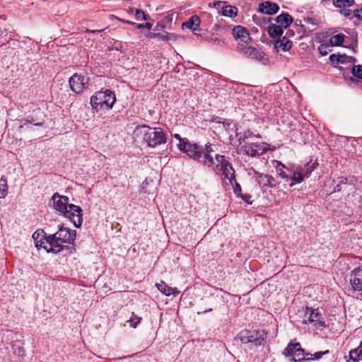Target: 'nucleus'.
<instances>
[{
    "label": "nucleus",
    "mask_w": 362,
    "mask_h": 362,
    "mask_svg": "<svg viewBox=\"0 0 362 362\" xmlns=\"http://www.w3.org/2000/svg\"><path fill=\"white\" fill-rule=\"evenodd\" d=\"M53 208L65 218L69 219L76 228H80L82 222V209L80 206L69 204L68 197L55 192L52 197Z\"/></svg>",
    "instance_id": "nucleus-1"
},
{
    "label": "nucleus",
    "mask_w": 362,
    "mask_h": 362,
    "mask_svg": "<svg viewBox=\"0 0 362 362\" xmlns=\"http://www.w3.org/2000/svg\"><path fill=\"white\" fill-rule=\"evenodd\" d=\"M184 149L187 151V156L189 158L198 161L202 165L208 168L214 167V160L212 153L214 152L212 148V144L207 143L204 147L199 146L197 144H185Z\"/></svg>",
    "instance_id": "nucleus-2"
},
{
    "label": "nucleus",
    "mask_w": 362,
    "mask_h": 362,
    "mask_svg": "<svg viewBox=\"0 0 362 362\" xmlns=\"http://www.w3.org/2000/svg\"><path fill=\"white\" fill-rule=\"evenodd\" d=\"M134 134L141 136L149 147L155 148L166 143L167 138L163 130L160 127H150L141 125L136 127Z\"/></svg>",
    "instance_id": "nucleus-3"
},
{
    "label": "nucleus",
    "mask_w": 362,
    "mask_h": 362,
    "mask_svg": "<svg viewBox=\"0 0 362 362\" xmlns=\"http://www.w3.org/2000/svg\"><path fill=\"white\" fill-rule=\"evenodd\" d=\"M76 237V230L60 226L57 232L49 235V241H51V247H49V251L57 254L64 250V249H68L67 246H64L62 243L74 244Z\"/></svg>",
    "instance_id": "nucleus-4"
},
{
    "label": "nucleus",
    "mask_w": 362,
    "mask_h": 362,
    "mask_svg": "<svg viewBox=\"0 0 362 362\" xmlns=\"http://www.w3.org/2000/svg\"><path fill=\"white\" fill-rule=\"evenodd\" d=\"M116 101L115 93L109 90L97 92L90 98V105L96 111L111 110Z\"/></svg>",
    "instance_id": "nucleus-5"
},
{
    "label": "nucleus",
    "mask_w": 362,
    "mask_h": 362,
    "mask_svg": "<svg viewBox=\"0 0 362 362\" xmlns=\"http://www.w3.org/2000/svg\"><path fill=\"white\" fill-rule=\"evenodd\" d=\"M214 167L211 168L216 174H221L225 179L228 180L230 184L235 181V170L232 165L223 155L216 154Z\"/></svg>",
    "instance_id": "nucleus-6"
},
{
    "label": "nucleus",
    "mask_w": 362,
    "mask_h": 362,
    "mask_svg": "<svg viewBox=\"0 0 362 362\" xmlns=\"http://www.w3.org/2000/svg\"><path fill=\"white\" fill-rule=\"evenodd\" d=\"M238 337L243 344L252 342L254 343L255 346H260L264 342L267 338V332H265L264 330H243L239 333Z\"/></svg>",
    "instance_id": "nucleus-7"
},
{
    "label": "nucleus",
    "mask_w": 362,
    "mask_h": 362,
    "mask_svg": "<svg viewBox=\"0 0 362 362\" xmlns=\"http://www.w3.org/2000/svg\"><path fill=\"white\" fill-rule=\"evenodd\" d=\"M310 353H306L305 351L300 347L299 342L293 343L291 341L284 351V355L286 357L293 356L291 361L295 362H301L306 361V356H308Z\"/></svg>",
    "instance_id": "nucleus-8"
},
{
    "label": "nucleus",
    "mask_w": 362,
    "mask_h": 362,
    "mask_svg": "<svg viewBox=\"0 0 362 362\" xmlns=\"http://www.w3.org/2000/svg\"><path fill=\"white\" fill-rule=\"evenodd\" d=\"M238 49L240 53L248 58L257 59L263 63L267 61V59L264 57V53L263 52L255 47L247 46V43H239L238 45Z\"/></svg>",
    "instance_id": "nucleus-9"
},
{
    "label": "nucleus",
    "mask_w": 362,
    "mask_h": 362,
    "mask_svg": "<svg viewBox=\"0 0 362 362\" xmlns=\"http://www.w3.org/2000/svg\"><path fill=\"white\" fill-rule=\"evenodd\" d=\"M240 150L245 155L255 157L265 153L267 148L264 143H251L243 145Z\"/></svg>",
    "instance_id": "nucleus-10"
},
{
    "label": "nucleus",
    "mask_w": 362,
    "mask_h": 362,
    "mask_svg": "<svg viewBox=\"0 0 362 362\" xmlns=\"http://www.w3.org/2000/svg\"><path fill=\"white\" fill-rule=\"evenodd\" d=\"M33 239L35 243V247L40 250L43 248L47 252H52L49 251V247H51V241L49 240V235L45 236V233L43 230L38 229L33 234Z\"/></svg>",
    "instance_id": "nucleus-11"
},
{
    "label": "nucleus",
    "mask_w": 362,
    "mask_h": 362,
    "mask_svg": "<svg viewBox=\"0 0 362 362\" xmlns=\"http://www.w3.org/2000/svg\"><path fill=\"white\" fill-rule=\"evenodd\" d=\"M69 82L71 90L79 94L86 88L88 79L81 74H74L70 78Z\"/></svg>",
    "instance_id": "nucleus-12"
},
{
    "label": "nucleus",
    "mask_w": 362,
    "mask_h": 362,
    "mask_svg": "<svg viewBox=\"0 0 362 362\" xmlns=\"http://www.w3.org/2000/svg\"><path fill=\"white\" fill-rule=\"evenodd\" d=\"M253 178L262 188L266 187L274 188L276 186V182L272 175L255 171Z\"/></svg>",
    "instance_id": "nucleus-13"
},
{
    "label": "nucleus",
    "mask_w": 362,
    "mask_h": 362,
    "mask_svg": "<svg viewBox=\"0 0 362 362\" xmlns=\"http://www.w3.org/2000/svg\"><path fill=\"white\" fill-rule=\"evenodd\" d=\"M350 283L354 291L362 296V267L356 268L351 272Z\"/></svg>",
    "instance_id": "nucleus-14"
},
{
    "label": "nucleus",
    "mask_w": 362,
    "mask_h": 362,
    "mask_svg": "<svg viewBox=\"0 0 362 362\" xmlns=\"http://www.w3.org/2000/svg\"><path fill=\"white\" fill-rule=\"evenodd\" d=\"M232 34L235 39L240 40V43H248L251 37L248 30L242 25H236L232 29Z\"/></svg>",
    "instance_id": "nucleus-15"
},
{
    "label": "nucleus",
    "mask_w": 362,
    "mask_h": 362,
    "mask_svg": "<svg viewBox=\"0 0 362 362\" xmlns=\"http://www.w3.org/2000/svg\"><path fill=\"white\" fill-rule=\"evenodd\" d=\"M279 10V6L276 3L271 1H264L259 5L258 11L267 15L276 13Z\"/></svg>",
    "instance_id": "nucleus-16"
},
{
    "label": "nucleus",
    "mask_w": 362,
    "mask_h": 362,
    "mask_svg": "<svg viewBox=\"0 0 362 362\" xmlns=\"http://www.w3.org/2000/svg\"><path fill=\"white\" fill-rule=\"evenodd\" d=\"M226 2H216L214 4V6L219 8H221V14L224 16L227 17H235L237 15L238 13V8L235 6H230V5H225Z\"/></svg>",
    "instance_id": "nucleus-17"
},
{
    "label": "nucleus",
    "mask_w": 362,
    "mask_h": 362,
    "mask_svg": "<svg viewBox=\"0 0 362 362\" xmlns=\"http://www.w3.org/2000/svg\"><path fill=\"white\" fill-rule=\"evenodd\" d=\"M305 315H308V320L310 322H317L321 326L325 325V322L322 320V315L317 309L315 310L307 308L305 311Z\"/></svg>",
    "instance_id": "nucleus-18"
},
{
    "label": "nucleus",
    "mask_w": 362,
    "mask_h": 362,
    "mask_svg": "<svg viewBox=\"0 0 362 362\" xmlns=\"http://www.w3.org/2000/svg\"><path fill=\"white\" fill-rule=\"evenodd\" d=\"M288 171H289L291 173V176H290L289 180L291 181V182L289 184L290 187L294 186L296 184L301 183L304 178L303 175V172L298 170V168H296L295 169H289L286 168Z\"/></svg>",
    "instance_id": "nucleus-19"
},
{
    "label": "nucleus",
    "mask_w": 362,
    "mask_h": 362,
    "mask_svg": "<svg viewBox=\"0 0 362 362\" xmlns=\"http://www.w3.org/2000/svg\"><path fill=\"white\" fill-rule=\"evenodd\" d=\"M274 48L277 52L279 51H288L292 46V42L284 37L281 39H279L275 41L274 44Z\"/></svg>",
    "instance_id": "nucleus-20"
},
{
    "label": "nucleus",
    "mask_w": 362,
    "mask_h": 362,
    "mask_svg": "<svg viewBox=\"0 0 362 362\" xmlns=\"http://www.w3.org/2000/svg\"><path fill=\"white\" fill-rule=\"evenodd\" d=\"M293 18L288 13H282L276 18V23L282 28H288L293 23Z\"/></svg>",
    "instance_id": "nucleus-21"
},
{
    "label": "nucleus",
    "mask_w": 362,
    "mask_h": 362,
    "mask_svg": "<svg viewBox=\"0 0 362 362\" xmlns=\"http://www.w3.org/2000/svg\"><path fill=\"white\" fill-rule=\"evenodd\" d=\"M156 287L163 294L167 296L170 295L177 296L180 291H177V288H171L165 284V282L161 281L159 284H156Z\"/></svg>",
    "instance_id": "nucleus-22"
},
{
    "label": "nucleus",
    "mask_w": 362,
    "mask_h": 362,
    "mask_svg": "<svg viewBox=\"0 0 362 362\" xmlns=\"http://www.w3.org/2000/svg\"><path fill=\"white\" fill-rule=\"evenodd\" d=\"M200 23V18L198 16L194 15L192 16L188 21L182 23V28L183 30L189 29L192 30L193 29L199 27Z\"/></svg>",
    "instance_id": "nucleus-23"
},
{
    "label": "nucleus",
    "mask_w": 362,
    "mask_h": 362,
    "mask_svg": "<svg viewBox=\"0 0 362 362\" xmlns=\"http://www.w3.org/2000/svg\"><path fill=\"white\" fill-rule=\"evenodd\" d=\"M317 163H306L303 167L298 166V170L303 172V178L309 177L310 173L317 168Z\"/></svg>",
    "instance_id": "nucleus-24"
},
{
    "label": "nucleus",
    "mask_w": 362,
    "mask_h": 362,
    "mask_svg": "<svg viewBox=\"0 0 362 362\" xmlns=\"http://www.w3.org/2000/svg\"><path fill=\"white\" fill-rule=\"evenodd\" d=\"M267 30L269 35L273 38L277 37L283 33V28L278 24H270L268 26Z\"/></svg>",
    "instance_id": "nucleus-25"
},
{
    "label": "nucleus",
    "mask_w": 362,
    "mask_h": 362,
    "mask_svg": "<svg viewBox=\"0 0 362 362\" xmlns=\"http://www.w3.org/2000/svg\"><path fill=\"white\" fill-rule=\"evenodd\" d=\"M23 344L21 341L17 340L11 344L12 351L13 354L18 356H23L25 351L23 346Z\"/></svg>",
    "instance_id": "nucleus-26"
},
{
    "label": "nucleus",
    "mask_w": 362,
    "mask_h": 362,
    "mask_svg": "<svg viewBox=\"0 0 362 362\" xmlns=\"http://www.w3.org/2000/svg\"><path fill=\"white\" fill-rule=\"evenodd\" d=\"M346 58L347 56L346 54H332L329 55V59L332 64L337 65L338 64H344Z\"/></svg>",
    "instance_id": "nucleus-27"
},
{
    "label": "nucleus",
    "mask_w": 362,
    "mask_h": 362,
    "mask_svg": "<svg viewBox=\"0 0 362 362\" xmlns=\"http://www.w3.org/2000/svg\"><path fill=\"white\" fill-rule=\"evenodd\" d=\"M345 35L344 34H337L329 38V43L332 46H341L344 40Z\"/></svg>",
    "instance_id": "nucleus-28"
},
{
    "label": "nucleus",
    "mask_w": 362,
    "mask_h": 362,
    "mask_svg": "<svg viewBox=\"0 0 362 362\" xmlns=\"http://www.w3.org/2000/svg\"><path fill=\"white\" fill-rule=\"evenodd\" d=\"M8 194L7 180L4 176L0 179V199L5 198Z\"/></svg>",
    "instance_id": "nucleus-29"
},
{
    "label": "nucleus",
    "mask_w": 362,
    "mask_h": 362,
    "mask_svg": "<svg viewBox=\"0 0 362 362\" xmlns=\"http://www.w3.org/2000/svg\"><path fill=\"white\" fill-rule=\"evenodd\" d=\"M174 137L179 141V144H177L179 150L182 153L187 154V151L184 149V146L187 144H194V143L189 142L187 139H182L178 134H175Z\"/></svg>",
    "instance_id": "nucleus-30"
},
{
    "label": "nucleus",
    "mask_w": 362,
    "mask_h": 362,
    "mask_svg": "<svg viewBox=\"0 0 362 362\" xmlns=\"http://www.w3.org/2000/svg\"><path fill=\"white\" fill-rule=\"evenodd\" d=\"M354 0H333V4L337 8H346L354 4Z\"/></svg>",
    "instance_id": "nucleus-31"
},
{
    "label": "nucleus",
    "mask_w": 362,
    "mask_h": 362,
    "mask_svg": "<svg viewBox=\"0 0 362 362\" xmlns=\"http://www.w3.org/2000/svg\"><path fill=\"white\" fill-rule=\"evenodd\" d=\"M171 34L165 33V34L159 33H150L148 34V37L150 38H158L161 40L168 41L170 40V36Z\"/></svg>",
    "instance_id": "nucleus-32"
},
{
    "label": "nucleus",
    "mask_w": 362,
    "mask_h": 362,
    "mask_svg": "<svg viewBox=\"0 0 362 362\" xmlns=\"http://www.w3.org/2000/svg\"><path fill=\"white\" fill-rule=\"evenodd\" d=\"M344 359L346 362H358L360 361L354 349L349 351V355L345 356Z\"/></svg>",
    "instance_id": "nucleus-33"
},
{
    "label": "nucleus",
    "mask_w": 362,
    "mask_h": 362,
    "mask_svg": "<svg viewBox=\"0 0 362 362\" xmlns=\"http://www.w3.org/2000/svg\"><path fill=\"white\" fill-rule=\"evenodd\" d=\"M329 353V351L326 350L325 351H317L313 354H310L308 356H310V357L306 358V361L320 359L323 356L328 354Z\"/></svg>",
    "instance_id": "nucleus-34"
},
{
    "label": "nucleus",
    "mask_w": 362,
    "mask_h": 362,
    "mask_svg": "<svg viewBox=\"0 0 362 362\" xmlns=\"http://www.w3.org/2000/svg\"><path fill=\"white\" fill-rule=\"evenodd\" d=\"M135 18L137 21L144 20L147 21L150 19V16L145 13L144 11L136 9L135 11Z\"/></svg>",
    "instance_id": "nucleus-35"
},
{
    "label": "nucleus",
    "mask_w": 362,
    "mask_h": 362,
    "mask_svg": "<svg viewBox=\"0 0 362 362\" xmlns=\"http://www.w3.org/2000/svg\"><path fill=\"white\" fill-rule=\"evenodd\" d=\"M352 74L358 78L362 79V65H355L351 70Z\"/></svg>",
    "instance_id": "nucleus-36"
},
{
    "label": "nucleus",
    "mask_w": 362,
    "mask_h": 362,
    "mask_svg": "<svg viewBox=\"0 0 362 362\" xmlns=\"http://www.w3.org/2000/svg\"><path fill=\"white\" fill-rule=\"evenodd\" d=\"M141 320V317L134 315L133 314L132 317L129 320L130 326L134 328H136V326L140 323Z\"/></svg>",
    "instance_id": "nucleus-37"
},
{
    "label": "nucleus",
    "mask_w": 362,
    "mask_h": 362,
    "mask_svg": "<svg viewBox=\"0 0 362 362\" xmlns=\"http://www.w3.org/2000/svg\"><path fill=\"white\" fill-rule=\"evenodd\" d=\"M233 185V192L235 194H237V196H239L240 194H241V187L240 185L236 182V180H235V181H233V184H231Z\"/></svg>",
    "instance_id": "nucleus-38"
},
{
    "label": "nucleus",
    "mask_w": 362,
    "mask_h": 362,
    "mask_svg": "<svg viewBox=\"0 0 362 362\" xmlns=\"http://www.w3.org/2000/svg\"><path fill=\"white\" fill-rule=\"evenodd\" d=\"M276 173H277V175L281 177L282 178L283 180H284L286 182H288L289 181V179H290V176L286 175V173L284 171H283L281 169H276Z\"/></svg>",
    "instance_id": "nucleus-39"
},
{
    "label": "nucleus",
    "mask_w": 362,
    "mask_h": 362,
    "mask_svg": "<svg viewBox=\"0 0 362 362\" xmlns=\"http://www.w3.org/2000/svg\"><path fill=\"white\" fill-rule=\"evenodd\" d=\"M241 199L249 204H252V201L251 200L252 196L249 194H240L239 195Z\"/></svg>",
    "instance_id": "nucleus-40"
},
{
    "label": "nucleus",
    "mask_w": 362,
    "mask_h": 362,
    "mask_svg": "<svg viewBox=\"0 0 362 362\" xmlns=\"http://www.w3.org/2000/svg\"><path fill=\"white\" fill-rule=\"evenodd\" d=\"M136 28L138 29L147 28L148 30H151L152 28V24L151 23L137 24Z\"/></svg>",
    "instance_id": "nucleus-41"
},
{
    "label": "nucleus",
    "mask_w": 362,
    "mask_h": 362,
    "mask_svg": "<svg viewBox=\"0 0 362 362\" xmlns=\"http://www.w3.org/2000/svg\"><path fill=\"white\" fill-rule=\"evenodd\" d=\"M110 18L111 19H116L117 21H119L124 23H127V24H129V25L135 24V23H134V22H132V21H127V20H124V19H122V18H120L119 17H117V16H115L114 15H111L110 16Z\"/></svg>",
    "instance_id": "nucleus-42"
},
{
    "label": "nucleus",
    "mask_w": 362,
    "mask_h": 362,
    "mask_svg": "<svg viewBox=\"0 0 362 362\" xmlns=\"http://www.w3.org/2000/svg\"><path fill=\"white\" fill-rule=\"evenodd\" d=\"M354 349L356 352V354L358 355L359 360L362 361V340L360 345L357 348Z\"/></svg>",
    "instance_id": "nucleus-43"
},
{
    "label": "nucleus",
    "mask_w": 362,
    "mask_h": 362,
    "mask_svg": "<svg viewBox=\"0 0 362 362\" xmlns=\"http://www.w3.org/2000/svg\"><path fill=\"white\" fill-rule=\"evenodd\" d=\"M354 16L358 20L362 21V8L354 11Z\"/></svg>",
    "instance_id": "nucleus-44"
},
{
    "label": "nucleus",
    "mask_w": 362,
    "mask_h": 362,
    "mask_svg": "<svg viewBox=\"0 0 362 362\" xmlns=\"http://www.w3.org/2000/svg\"><path fill=\"white\" fill-rule=\"evenodd\" d=\"M340 13L345 17H347L351 15V11L350 9H342L340 11Z\"/></svg>",
    "instance_id": "nucleus-45"
},
{
    "label": "nucleus",
    "mask_w": 362,
    "mask_h": 362,
    "mask_svg": "<svg viewBox=\"0 0 362 362\" xmlns=\"http://www.w3.org/2000/svg\"><path fill=\"white\" fill-rule=\"evenodd\" d=\"M252 135V133L250 131L245 132L243 136L240 137V139L244 140L245 139L249 138Z\"/></svg>",
    "instance_id": "nucleus-46"
},
{
    "label": "nucleus",
    "mask_w": 362,
    "mask_h": 362,
    "mask_svg": "<svg viewBox=\"0 0 362 362\" xmlns=\"http://www.w3.org/2000/svg\"><path fill=\"white\" fill-rule=\"evenodd\" d=\"M107 29V28H105V29H102V30H89V29H86V33H96L103 32V31L106 30Z\"/></svg>",
    "instance_id": "nucleus-47"
},
{
    "label": "nucleus",
    "mask_w": 362,
    "mask_h": 362,
    "mask_svg": "<svg viewBox=\"0 0 362 362\" xmlns=\"http://www.w3.org/2000/svg\"><path fill=\"white\" fill-rule=\"evenodd\" d=\"M165 28V25H163L162 23L158 22L157 25L155 27V30H160L162 29Z\"/></svg>",
    "instance_id": "nucleus-48"
},
{
    "label": "nucleus",
    "mask_w": 362,
    "mask_h": 362,
    "mask_svg": "<svg viewBox=\"0 0 362 362\" xmlns=\"http://www.w3.org/2000/svg\"><path fill=\"white\" fill-rule=\"evenodd\" d=\"M326 47H324V45H321V46L319 47V51H320V54H321L322 55H323V56H324V55H326V54H327V52L326 50H323V49H324V48L325 49Z\"/></svg>",
    "instance_id": "nucleus-49"
},
{
    "label": "nucleus",
    "mask_w": 362,
    "mask_h": 362,
    "mask_svg": "<svg viewBox=\"0 0 362 362\" xmlns=\"http://www.w3.org/2000/svg\"><path fill=\"white\" fill-rule=\"evenodd\" d=\"M199 30H199V27H197V28H196L193 29L192 31L193 32V33H194V35H199Z\"/></svg>",
    "instance_id": "nucleus-50"
},
{
    "label": "nucleus",
    "mask_w": 362,
    "mask_h": 362,
    "mask_svg": "<svg viewBox=\"0 0 362 362\" xmlns=\"http://www.w3.org/2000/svg\"><path fill=\"white\" fill-rule=\"evenodd\" d=\"M211 40L215 41V42H218L221 41V39H219V38H218V37H211Z\"/></svg>",
    "instance_id": "nucleus-51"
},
{
    "label": "nucleus",
    "mask_w": 362,
    "mask_h": 362,
    "mask_svg": "<svg viewBox=\"0 0 362 362\" xmlns=\"http://www.w3.org/2000/svg\"><path fill=\"white\" fill-rule=\"evenodd\" d=\"M216 30H218L221 26L219 25H215Z\"/></svg>",
    "instance_id": "nucleus-52"
},
{
    "label": "nucleus",
    "mask_w": 362,
    "mask_h": 362,
    "mask_svg": "<svg viewBox=\"0 0 362 362\" xmlns=\"http://www.w3.org/2000/svg\"><path fill=\"white\" fill-rule=\"evenodd\" d=\"M30 120H28V119H25V124H26V123H30Z\"/></svg>",
    "instance_id": "nucleus-53"
},
{
    "label": "nucleus",
    "mask_w": 362,
    "mask_h": 362,
    "mask_svg": "<svg viewBox=\"0 0 362 362\" xmlns=\"http://www.w3.org/2000/svg\"><path fill=\"white\" fill-rule=\"evenodd\" d=\"M211 310H212V309H211V308H210V309H209V310H207L204 311V313H206V312H209V311H211Z\"/></svg>",
    "instance_id": "nucleus-54"
},
{
    "label": "nucleus",
    "mask_w": 362,
    "mask_h": 362,
    "mask_svg": "<svg viewBox=\"0 0 362 362\" xmlns=\"http://www.w3.org/2000/svg\"><path fill=\"white\" fill-rule=\"evenodd\" d=\"M35 125H36V126H40V125H41V123H37V124H35Z\"/></svg>",
    "instance_id": "nucleus-55"
}]
</instances>
